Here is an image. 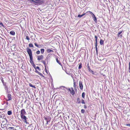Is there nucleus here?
<instances>
[{"instance_id": "79ce46f5", "label": "nucleus", "mask_w": 130, "mask_h": 130, "mask_svg": "<svg viewBox=\"0 0 130 130\" xmlns=\"http://www.w3.org/2000/svg\"><path fill=\"white\" fill-rule=\"evenodd\" d=\"M118 37H119L120 38H122V34L120 35Z\"/></svg>"}, {"instance_id": "cd10ccee", "label": "nucleus", "mask_w": 130, "mask_h": 130, "mask_svg": "<svg viewBox=\"0 0 130 130\" xmlns=\"http://www.w3.org/2000/svg\"><path fill=\"white\" fill-rule=\"evenodd\" d=\"M40 51L39 50H38L36 51V53L37 55H39L40 54Z\"/></svg>"}, {"instance_id": "a211bd4d", "label": "nucleus", "mask_w": 130, "mask_h": 130, "mask_svg": "<svg viewBox=\"0 0 130 130\" xmlns=\"http://www.w3.org/2000/svg\"><path fill=\"white\" fill-rule=\"evenodd\" d=\"M97 46H98V45H95V50L96 51V54L97 55H98V54Z\"/></svg>"}, {"instance_id": "603ef678", "label": "nucleus", "mask_w": 130, "mask_h": 130, "mask_svg": "<svg viewBox=\"0 0 130 130\" xmlns=\"http://www.w3.org/2000/svg\"><path fill=\"white\" fill-rule=\"evenodd\" d=\"M12 55H15V53L14 52H13V53H12Z\"/></svg>"}, {"instance_id": "4d7b16f0", "label": "nucleus", "mask_w": 130, "mask_h": 130, "mask_svg": "<svg viewBox=\"0 0 130 130\" xmlns=\"http://www.w3.org/2000/svg\"><path fill=\"white\" fill-rule=\"evenodd\" d=\"M78 130H80V129L78 128Z\"/></svg>"}, {"instance_id": "0eeeda50", "label": "nucleus", "mask_w": 130, "mask_h": 130, "mask_svg": "<svg viewBox=\"0 0 130 130\" xmlns=\"http://www.w3.org/2000/svg\"><path fill=\"white\" fill-rule=\"evenodd\" d=\"M44 56L42 55L37 56V60L39 61L42 60Z\"/></svg>"}, {"instance_id": "393cba45", "label": "nucleus", "mask_w": 130, "mask_h": 130, "mask_svg": "<svg viewBox=\"0 0 130 130\" xmlns=\"http://www.w3.org/2000/svg\"><path fill=\"white\" fill-rule=\"evenodd\" d=\"M85 93L84 92H83L82 93V97L83 98H84L85 97Z\"/></svg>"}, {"instance_id": "2eb2a0df", "label": "nucleus", "mask_w": 130, "mask_h": 130, "mask_svg": "<svg viewBox=\"0 0 130 130\" xmlns=\"http://www.w3.org/2000/svg\"><path fill=\"white\" fill-rule=\"evenodd\" d=\"M104 41L102 39H100V43L101 45H103L104 44Z\"/></svg>"}, {"instance_id": "49530a36", "label": "nucleus", "mask_w": 130, "mask_h": 130, "mask_svg": "<svg viewBox=\"0 0 130 130\" xmlns=\"http://www.w3.org/2000/svg\"><path fill=\"white\" fill-rule=\"evenodd\" d=\"M86 13V12L85 13H83V14L82 15L83 16L84 15H85L86 13Z\"/></svg>"}, {"instance_id": "7c9ffc66", "label": "nucleus", "mask_w": 130, "mask_h": 130, "mask_svg": "<svg viewBox=\"0 0 130 130\" xmlns=\"http://www.w3.org/2000/svg\"><path fill=\"white\" fill-rule=\"evenodd\" d=\"M77 101L78 104H79L80 103V100H79V98H77Z\"/></svg>"}, {"instance_id": "9d476101", "label": "nucleus", "mask_w": 130, "mask_h": 130, "mask_svg": "<svg viewBox=\"0 0 130 130\" xmlns=\"http://www.w3.org/2000/svg\"><path fill=\"white\" fill-rule=\"evenodd\" d=\"M58 56L56 57L55 58L56 60V61L58 63L59 65H60L62 67V64H61V63L60 61L58 59Z\"/></svg>"}, {"instance_id": "f3484780", "label": "nucleus", "mask_w": 130, "mask_h": 130, "mask_svg": "<svg viewBox=\"0 0 130 130\" xmlns=\"http://www.w3.org/2000/svg\"><path fill=\"white\" fill-rule=\"evenodd\" d=\"M35 72L37 73L39 75H41L42 76H43V75L42 73H41L40 72H38V71H37V70H36Z\"/></svg>"}, {"instance_id": "6e6552de", "label": "nucleus", "mask_w": 130, "mask_h": 130, "mask_svg": "<svg viewBox=\"0 0 130 130\" xmlns=\"http://www.w3.org/2000/svg\"><path fill=\"white\" fill-rule=\"evenodd\" d=\"M7 99H6L7 101H10L12 99L11 96L10 94H8L7 95Z\"/></svg>"}, {"instance_id": "4468645a", "label": "nucleus", "mask_w": 130, "mask_h": 130, "mask_svg": "<svg viewBox=\"0 0 130 130\" xmlns=\"http://www.w3.org/2000/svg\"><path fill=\"white\" fill-rule=\"evenodd\" d=\"M34 44L35 45V46H36L37 48H40L41 46L42 45L41 44L40 45H39L37 43H34Z\"/></svg>"}, {"instance_id": "bb28decb", "label": "nucleus", "mask_w": 130, "mask_h": 130, "mask_svg": "<svg viewBox=\"0 0 130 130\" xmlns=\"http://www.w3.org/2000/svg\"><path fill=\"white\" fill-rule=\"evenodd\" d=\"M29 1H30V2L31 3H35L36 2V1L35 0H29Z\"/></svg>"}, {"instance_id": "c9c22d12", "label": "nucleus", "mask_w": 130, "mask_h": 130, "mask_svg": "<svg viewBox=\"0 0 130 130\" xmlns=\"http://www.w3.org/2000/svg\"><path fill=\"white\" fill-rule=\"evenodd\" d=\"M87 69L88 70H89V69L90 68V67H89V63H88L87 64Z\"/></svg>"}, {"instance_id": "ddd939ff", "label": "nucleus", "mask_w": 130, "mask_h": 130, "mask_svg": "<svg viewBox=\"0 0 130 130\" xmlns=\"http://www.w3.org/2000/svg\"><path fill=\"white\" fill-rule=\"evenodd\" d=\"M76 82L74 81V85H73V87L74 88V89L75 91H77V89H76Z\"/></svg>"}, {"instance_id": "7ed1b4c3", "label": "nucleus", "mask_w": 130, "mask_h": 130, "mask_svg": "<svg viewBox=\"0 0 130 130\" xmlns=\"http://www.w3.org/2000/svg\"><path fill=\"white\" fill-rule=\"evenodd\" d=\"M27 51L29 56V59L31 61H32L33 57L31 50L29 48H26Z\"/></svg>"}, {"instance_id": "9b49d317", "label": "nucleus", "mask_w": 130, "mask_h": 130, "mask_svg": "<svg viewBox=\"0 0 130 130\" xmlns=\"http://www.w3.org/2000/svg\"><path fill=\"white\" fill-rule=\"evenodd\" d=\"M0 118H2V119H5L7 121V120L6 119V116L4 114H2V115H1L0 114Z\"/></svg>"}, {"instance_id": "423d86ee", "label": "nucleus", "mask_w": 130, "mask_h": 130, "mask_svg": "<svg viewBox=\"0 0 130 130\" xmlns=\"http://www.w3.org/2000/svg\"><path fill=\"white\" fill-rule=\"evenodd\" d=\"M44 119L46 121V124H48V122L51 121V118L50 117L48 116L47 117H44Z\"/></svg>"}, {"instance_id": "72a5a7b5", "label": "nucleus", "mask_w": 130, "mask_h": 130, "mask_svg": "<svg viewBox=\"0 0 130 130\" xmlns=\"http://www.w3.org/2000/svg\"><path fill=\"white\" fill-rule=\"evenodd\" d=\"M98 45L97 39H95V45Z\"/></svg>"}, {"instance_id": "39448f33", "label": "nucleus", "mask_w": 130, "mask_h": 130, "mask_svg": "<svg viewBox=\"0 0 130 130\" xmlns=\"http://www.w3.org/2000/svg\"><path fill=\"white\" fill-rule=\"evenodd\" d=\"M36 2L34 3L35 5H36V4H38L39 5H41L44 3V2L43 0H35Z\"/></svg>"}, {"instance_id": "1a4fd4ad", "label": "nucleus", "mask_w": 130, "mask_h": 130, "mask_svg": "<svg viewBox=\"0 0 130 130\" xmlns=\"http://www.w3.org/2000/svg\"><path fill=\"white\" fill-rule=\"evenodd\" d=\"M79 88L80 90H83V85L82 82L81 81H80L79 82Z\"/></svg>"}, {"instance_id": "f8f14e48", "label": "nucleus", "mask_w": 130, "mask_h": 130, "mask_svg": "<svg viewBox=\"0 0 130 130\" xmlns=\"http://www.w3.org/2000/svg\"><path fill=\"white\" fill-rule=\"evenodd\" d=\"M86 13H89L91 14V15H92V17L93 18L94 17H95V15L93 14V13L91 11H87L86 12Z\"/></svg>"}, {"instance_id": "864d4df0", "label": "nucleus", "mask_w": 130, "mask_h": 130, "mask_svg": "<svg viewBox=\"0 0 130 130\" xmlns=\"http://www.w3.org/2000/svg\"><path fill=\"white\" fill-rule=\"evenodd\" d=\"M126 125L127 126H129V124H128Z\"/></svg>"}, {"instance_id": "c85d7f7f", "label": "nucleus", "mask_w": 130, "mask_h": 130, "mask_svg": "<svg viewBox=\"0 0 130 130\" xmlns=\"http://www.w3.org/2000/svg\"><path fill=\"white\" fill-rule=\"evenodd\" d=\"M85 111V110L84 109H82L81 110V113H84Z\"/></svg>"}, {"instance_id": "3c124183", "label": "nucleus", "mask_w": 130, "mask_h": 130, "mask_svg": "<svg viewBox=\"0 0 130 130\" xmlns=\"http://www.w3.org/2000/svg\"><path fill=\"white\" fill-rule=\"evenodd\" d=\"M94 37L95 39H98L97 37L96 36H95Z\"/></svg>"}, {"instance_id": "f704fd0d", "label": "nucleus", "mask_w": 130, "mask_h": 130, "mask_svg": "<svg viewBox=\"0 0 130 130\" xmlns=\"http://www.w3.org/2000/svg\"><path fill=\"white\" fill-rule=\"evenodd\" d=\"M42 62L44 64V66H45V65H46V63H45V61H42Z\"/></svg>"}, {"instance_id": "b1692460", "label": "nucleus", "mask_w": 130, "mask_h": 130, "mask_svg": "<svg viewBox=\"0 0 130 130\" xmlns=\"http://www.w3.org/2000/svg\"><path fill=\"white\" fill-rule=\"evenodd\" d=\"M26 39L27 40H30V38L29 36L27 35L26 36Z\"/></svg>"}, {"instance_id": "f257e3e1", "label": "nucleus", "mask_w": 130, "mask_h": 130, "mask_svg": "<svg viewBox=\"0 0 130 130\" xmlns=\"http://www.w3.org/2000/svg\"><path fill=\"white\" fill-rule=\"evenodd\" d=\"M26 112L24 109H21L20 111V116L22 120L26 124L27 123V118L25 115L26 114Z\"/></svg>"}, {"instance_id": "e433bc0d", "label": "nucleus", "mask_w": 130, "mask_h": 130, "mask_svg": "<svg viewBox=\"0 0 130 130\" xmlns=\"http://www.w3.org/2000/svg\"><path fill=\"white\" fill-rule=\"evenodd\" d=\"M83 17L82 14H78L77 16V17H79L80 18H81V17Z\"/></svg>"}, {"instance_id": "dca6fc26", "label": "nucleus", "mask_w": 130, "mask_h": 130, "mask_svg": "<svg viewBox=\"0 0 130 130\" xmlns=\"http://www.w3.org/2000/svg\"><path fill=\"white\" fill-rule=\"evenodd\" d=\"M54 51L50 49H48L47 50V52L48 53H50L51 52H53Z\"/></svg>"}, {"instance_id": "de8ad7c7", "label": "nucleus", "mask_w": 130, "mask_h": 130, "mask_svg": "<svg viewBox=\"0 0 130 130\" xmlns=\"http://www.w3.org/2000/svg\"><path fill=\"white\" fill-rule=\"evenodd\" d=\"M122 32H123V31H120V32H119L118 33L121 34L122 33Z\"/></svg>"}, {"instance_id": "a19ab883", "label": "nucleus", "mask_w": 130, "mask_h": 130, "mask_svg": "<svg viewBox=\"0 0 130 130\" xmlns=\"http://www.w3.org/2000/svg\"><path fill=\"white\" fill-rule=\"evenodd\" d=\"M129 70H130V62H129Z\"/></svg>"}, {"instance_id": "5701e85b", "label": "nucleus", "mask_w": 130, "mask_h": 130, "mask_svg": "<svg viewBox=\"0 0 130 130\" xmlns=\"http://www.w3.org/2000/svg\"><path fill=\"white\" fill-rule=\"evenodd\" d=\"M82 67V64L81 63H79V65L78 67V68L79 69H80Z\"/></svg>"}, {"instance_id": "6e6d98bb", "label": "nucleus", "mask_w": 130, "mask_h": 130, "mask_svg": "<svg viewBox=\"0 0 130 130\" xmlns=\"http://www.w3.org/2000/svg\"><path fill=\"white\" fill-rule=\"evenodd\" d=\"M129 126H130V124H129Z\"/></svg>"}, {"instance_id": "412c9836", "label": "nucleus", "mask_w": 130, "mask_h": 130, "mask_svg": "<svg viewBox=\"0 0 130 130\" xmlns=\"http://www.w3.org/2000/svg\"><path fill=\"white\" fill-rule=\"evenodd\" d=\"M41 54H43L44 51V50L43 48H42L40 49Z\"/></svg>"}, {"instance_id": "2f4dec72", "label": "nucleus", "mask_w": 130, "mask_h": 130, "mask_svg": "<svg viewBox=\"0 0 130 130\" xmlns=\"http://www.w3.org/2000/svg\"><path fill=\"white\" fill-rule=\"evenodd\" d=\"M36 69H37L38 70H39V71H40L41 70V69L40 68V67H39L37 66L36 67V68H35Z\"/></svg>"}, {"instance_id": "4be33fe9", "label": "nucleus", "mask_w": 130, "mask_h": 130, "mask_svg": "<svg viewBox=\"0 0 130 130\" xmlns=\"http://www.w3.org/2000/svg\"><path fill=\"white\" fill-rule=\"evenodd\" d=\"M29 85L30 86L32 87V88H34L35 89V88H36V87L35 86H33L30 83H29Z\"/></svg>"}, {"instance_id": "5fc2aeb1", "label": "nucleus", "mask_w": 130, "mask_h": 130, "mask_svg": "<svg viewBox=\"0 0 130 130\" xmlns=\"http://www.w3.org/2000/svg\"><path fill=\"white\" fill-rule=\"evenodd\" d=\"M2 22H0V24H1V23Z\"/></svg>"}, {"instance_id": "a18cd8bd", "label": "nucleus", "mask_w": 130, "mask_h": 130, "mask_svg": "<svg viewBox=\"0 0 130 130\" xmlns=\"http://www.w3.org/2000/svg\"><path fill=\"white\" fill-rule=\"evenodd\" d=\"M91 72H92V74H94V71H92Z\"/></svg>"}, {"instance_id": "6ab92c4d", "label": "nucleus", "mask_w": 130, "mask_h": 130, "mask_svg": "<svg viewBox=\"0 0 130 130\" xmlns=\"http://www.w3.org/2000/svg\"><path fill=\"white\" fill-rule=\"evenodd\" d=\"M10 34L12 35H15V32L13 31H11L10 32Z\"/></svg>"}, {"instance_id": "c03bdc74", "label": "nucleus", "mask_w": 130, "mask_h": 130, "mask_svg": "<svg viewBox=\"0 0 130 130\" xmlns=\"http://www.w3.org/2000/svg\"><path fill=\"white\" fill-rule=\"evenodd\" d=\"M88 70L90 72H91V71H92L91 70V69L90 68L89 69H88Z\"/></svg>"}, {"instance_id": "473e14b6", "label": "nucleus", "mask_w": 130, "mask_h": 130, "mask_svg": "<svg viewBox=\"0 0 130 130\" xmlns=\"http://www.w3.org/2000/svg\"><path fill=\"white\" fill-rule=\"evenodd\" d=\"M9 125L10 126H11V127H15L17 126H16V125H13L12 124V125Z\"/></svg>"}, {"instance_id": "20e7f679", "label": "nucleus", "mask_w": 130, "mask_h": 130, "mask_svg": "<svg viewBox=\"0 0 130 130\" xmlns=\"http://www.w3.org/2000/svg\"><path fill=\"white\" fill-rule=\"evenodd\" d=\"M9 130H21L19 126H17L15 127H9Z\"/></svg>"}, {"instance_id": "aec40b11", "label": "nucleus", "mask_w": 130, "mask_h": 130, "mask_svg": "<svg viewBox=\"0 0 130 130\" xmlns=\"http://www.w3.org/2000/svg\"><path fill=\"white\" fill-rule=\"evenodd\" d=\"M12 112L11 111H8L7 112L8 115H11L12 114Z\"/></svg>"}, {"instance_id": "37998d69", "label": "nucleus", "mask_w": 130, "mask_h": 130, "mask_svg": "<svg viewBox=\"0 0 130 130\" xmlns=\"http://www.w3.org/2000/svg\"><path fill=\"white\" fill-rule=\"evenodd\" d=\"M84 108L85 109H86L87 108V106L86 105H84Z\"/></svg>"}, {"instance_id": "13d9d810", "label": "nucleus", "mask_w": 130, "mask_h": 130, "mask_svg": "<svg viewBox=\"0 0 130 130\" xmlns=\"http://www.w3.org/2000/svg\"><path fill=\"white\" fill-rule=\"evenodd\" d=\"M8 103L7 102V104H8Z\"/></svg>"}, {"instance_id": "ea45409f", "label": "nucleus", "mask_w": 130, "mask_h": 130, "mask_svg": "<svg viewBox=\"0 0 130 130\" xmlns=\"http://www.w3.org/2000/svg\"><path fill=\"white\" fill-rule=\"evenodd\" d=\"M31 128V126H28L27 128V130H29V129Z\"/></svg>"}, {"instance_id": "f03ea898", "label": "nucleus", "mask_w": 130, "mask_h": 130, "mask_svg": "<svg viewBox=\"0 0 130 130\" xmlns=\"http://www.w3.org/2000/svg\"><path fill=\"white\" fill-rule=\"evenodd\" d=\"M65 88L68 93L71 94L73 95H74L75 94V91L74 90L73 87Z\"/></svg>"}, {"instance_id": "58836bf2", "label": "nucleus", "mask_w": 130, "mask_h": 130, "mask_svg": "<svg viewBox=\"0 0 130 130\" xmlns=\"http://www.w3.org/2000/svg\"><path fill=\"white\" fill-rule=\"evenodd\" d=\"M1 24H0V25H1V26H2V27H4V25H3V23H2H2H1Z\"/></svg>"}, {"instance_id": "a878e982", "label": "nucleus", "mask_w": 130, "mask_h": 130, "mask_svg": "<svg viewBox=\"0 0 130 130\" xmlns=\"http://www.w3.org/2000/svg\"><path fill=\"white\" fill-rule=\"evenodd\" d=\"M93 20L95 22H96L97 21V19L95 16L93 17Z\"/></svg>"}, {"instance_id": "8fccbe9b", "label": "nucleus", "mask_w": 130, "mask_h": 130, "mask_svg": "<svg viewBox=\"0 0 130 130\" xmlns=\"http://www.w3.org/2000/svg\"><path fill=\"white\" fill-rule=\"evenodd\" d=\"M2 83H3V84H4V80H3V79H2Z\"/></svg>"}, {"instance_id": "09e8293b", "label": "nucleus", "mask_w": 130, "mask_h": 130, "mask_svg": "<svg viewBox=\"0 0 130 130\" xmlns=\"http://www.w3.org/2000/svg\"><path fill=\"white\" fill-rule=\"evenodd\" d=\"M120 35V33H118V34H117V36H118V37Z\"/></svg>"}, {"instance_id": "4c0bfd02", "label": "nucleus", "mask_w": 130, "mask_h": 130, "mask_svg": "<svg viewBox=\"0 0 130 130\" xmlns=\"http://www.w3.org/2000/svg\"><path fill=\"white\" fill-rule=\"evenodd\" d=\"M82 103L83 104H85V101L83 100H82Z\"/></svg>"}, {"instance_id": "c756f323", "label": "nucleus", "mask_w": 130, "mask_h": 130, "mask_svg": "<svg viewBox=\"0 0 130 130\" xmlns=\"http://www.w3.org/2000/svg\"><path fill=\"white\" fill-rule=\"evenodd\" d=\"M29 46L30 47H33V45L32 43H29Z\"/></svg>"}]
</instances>
